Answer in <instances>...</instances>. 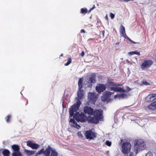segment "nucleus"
<instances>
[{
  "instance_id": "45",
  "label": "nucleus",
  "mask_w": 156,
  "mask_h": 156,
  "mask_svg": "<svg viewBox=\"0 0 156 156\" xmlns=\"http://www.w3.org/2000/svg\"><path fill=\"white\" fill-rule=\"evenodd\" d=\"M130 42L132 43L133 44H138V43H139L138 42H135L133 41L132 40V41H130Z\"/></svg>"
},
{
  "instance_id": "22",
  "label": "nucleus",
  "mask_w": 156,
  "mask_h": 156,
  "mask_svg": "<svg viewBox=\"0 0 156 156\" xmlns=\"http://www.w3.org/2000/svg\"><path fill=\"white\" fill-rule=\"evenodd\" d=\"M83 78H81L79 79L78 84V88L79 89H81L83 87Z\"/></svg>"
},
{
  "instance_id": "8",
  "label": "nucleus",
  "mask_w": 156,
  "mask_h": 156,
  "mask_svg": "<svg viewBox=\"0 0 156 156\" xmlns=\"http://www.w3.org/2000/svg\"><path fill=\"white\" fill-rule=\"evenodd\" d=\"M114 93L112 92L109 91H106L103 94V95L101 97V99L102 101L104 102L106 101L108 98L112 94Z\"/></svg>"
},
{
  "instance_id": "51",
  "label": "nucleus",
  "mask_w": 156,
  "mask_h": 156,
  "mask_svg": "<svg viewBox=\"0 0 156 156\" xmlns=\"http://www.w3.org/2000/svg\"><path fill=\"white\" fill-rule=\"evenodd\" d=\"M63 54H62L60 55V56H63Z\"/></svg>"
},
{
  "instance_id": "47",
  "label": "nucleus",
  "mask_w": 156,
  "mask_h": 156,
  "mask_svg": "<svg viewBox=\"0 0 156 156\" xmlns=\"http://www.w3.org/2000/svg\"><path fill=\"white\" fill-rule=\"evenodd\" d=\"M25 101H26L27 102V103H26V105H27L28 103V100H25Z\"/></svg>"
},
{
  "instance_id": "40",
  "label": "nucleus",
  "mask_w": 156,
  "mask_h": 156,
  "mask_svg": "<svg viewBox=\"0 0 156 156\" xmlns=\"http://www.w3.org/2000/svg\"><path fill=\"white\" fill-rule=\"evenodd\" d=\"M125 37V38L127 39L128 40H129V41H132V40L129 37H128L126 35V36H125V37Z\"/></svg>"
},
{
  "instance_id": "27",
  "label": "nucleus",
  "mask_w": 156,
  "mask_h": 156,
  "mask_svg": "<svg viewBox=\"0 0 156 156\" xmlns=\"http://www.w3.org/2000/svg\"><path fill=\"white\" fill-rule=\"evenodd\" d=\"M129 55H132L133 54H136L137 55H140V53L139 52L137 51H133L129 52L128 53Z\"/></svg>"
},
{
  "instance_id": "18",
  "label": "nucleus",
  "mask_w": 156,
  "mask_h": 156,
  "mask_svg": "<svg viewBox=\"0 0 156 156\" xmlns=\"http://www.w3.org/2000/svg\"><path fill=\"white\" fill-rule=\"evenodd\" d=\"M155 106L154 101L147 106V108L150 110H154L156 109Z\"/></svg>"
},
{
  "instance_id": "49",
  "label": "nucleus",
  "mask_w": 156,
  "mask_h": 156,
  "mask_svg": "<svg viewBox=\"0 0 156 156\" xmlns=\"http://www.w3.org/2000/svg\"><path fill=\"white\" fill-rule=\"evenodd\" d=\"M92 10V9H91H91L89 10L88 11V12H90Z\"/></svg>"
},
{
  "instance_id": "14",
  "label": "nucleus",
  "mask_w": 156,
  "mask_h": 156,
  "mask_svg": "<svg viewBox=\"0 0 156 156\" xmlns=\"http://www.w3.org/2000/svg\"><path fill=\"white\" fill-rule=\"evenodd\" d=\"M88 98L90 101L91 102L94 103L97 99L95 94L94 93H89Z\"/></svg>"
},
{
  "instance_id": "19",
  "label": "nucleus",
  "mask_w": 156,
  "mask_h": 156,
  "mask_svg": "<svg viewBox=\"0 0 156 156\" xmlns=\"http://www.w3.org/2000/svg\"><path fill=\"white\" fill-rule=\"evenodd\" d=\"M120 33L121 34L123 37H125V36H126L125 28L122 25L120 26Z\"/></svg>"
},
{
  "instance_id": "30",
  "label": "nucleus",
  "mask_w": 156,
  "mask_h": 156,
  "mask_svg": "<svg viewBox=\"0 0 156 156\" xmlns=\"http://www.w3.org/2000/svg\"><path fill=\"white\" fill-rule=\"evenodd\" d=\"M88 12V11L86 8H82L81 9L80 12L82 14H85Z\"/></svg>"
},
{
  "instance_id": "28",
  "label": "nucleus",
  "mask_w": 156,
  "mask_h": 156,
  "mask_svg": "<svg viewBox=\"0 0 156 156\" xmlns=\"http://www.w3.org/2000/svg\"><path fill=\"white\" fill-rule=\"evenodd\" d=\"M12 156H22V154L20 151L18 152H13L12 153Z\"/></svg>"
},
{
  "instance_id": "46",
  "label": "nucleus",
  "mask_w": 156,
  "mask_h": 156,
  "mask_svg": "<svg viewBox=\"0 0 156 156\" xmlns=\"http://www.w3.org/2000/svg\"><path fill=\"white\" fill-rule=\"evenodd\" d=\"M129 156H133V153L132 152H131L129 154Z\"/></svg>"
},
{
  "instance_id": "6",
  "label": "nucleus",
  "mask_w": 156,
  "mask_h": 156,
  "mask_svg": "<svg viewBox=\"0 0 156 156\" xmlns=\"http://www.w3.org/2000/svg\"><path fill=\"white\" fill-rule=\"evenodd\" d=\"M103 111L101 109H97L94 110L93 115L96 117L99 120L101 121L103 119V116L102 115Z\"/></svg>"
},
{
  "instance_id": "4",
  "label": "nucleus",
  "mask_w": 156,
  "mask_h": 156,
  "mask_svg": "<svg viewBox=\"0 0 156 156\" xmlns=\"http://www.w3.org/2000/svg\"><path fill=\"white\" fill-rule=\"evenodd\" d=\"M131 147V144L129 142H126L123 143L122 145V152L125 155L127 154L130 151Z\"/></svg>"
},
{
  "instance_id": "48",
  "label": "nucleus",
  "mask_w": 156,
  "mask_h": 156,
  "mask_svg": "<svg viewBox=\"0 0 156 156\" xmlns=\"http://www.w3.org/2000/svg\"><path fill=\"white\" fill-rule=\"evenodd\" d=\"M95 7V5H94L91 8V9H92V10Z\"/></svg>"
},
{
  "instance_id": "2",
  "label": "nucleus",
  "mask_w": 156,
  "mask_h": 156,
  "mask_svg": "<svg viewBox=\"0 0 156 156\" xmlns=\"http://www.w3.org/2000/svg\"><path fill=\"white\" fill-rule=\"evenodd\" d=\"M106 85L110 90H113L115 92L127 93L131 90V88L128 86L126 87V90L122 87H119V86H122V84L114 83L113 82V80L111 79H108Z\"/></svg>"
},
{
  "instance_id": "37",
  "label": "nucleus",
  "mask_w": 156,
  "mask_h": 156,
  "mask_svg": "<svg viewBox=\"0 0 156 156\" xmlns=\"http://www.w3.org/2000/svg\"><path fill=\"white\" fill-rule=\"evenodd\" d=\"M110 16L112 19H113L115 17V15L112 13H110Z\"/></svg>"
},
{
  "instance_id": "34",
  "label": "nucleus",
  "mask_w": 156,
  "mask_h": 156,
  "mask_svg": "<svg viewBox=\"0 0 156 156\" xmlns=\"http://www.w3.org/2000/svg\"><path fill=\"white\" fill-rule=\"evenodd\" d=\"M149 85V83L147 82L146 80H143L142 82V85Z\"/></svg>"
},
{
  "instance_id": "13",
  "label": "nucleus",
  "mask_w": 156,
  "mask_h": 156,
  "mask_svg": "<svg viewBox=\"0 0 156 156\" xmlns=\"http://www.w3.org/2000/svg\"><path fill=\"white\" fill-rule=\"evenodd\" d=\"M87 120L89 122L92 123L96 124L98 123L99 121L95 116L91 117L90 116H89L87 118Z\"/></svg>"
},
{
  "instance_id": "31",
  "label": "nucleus",
  "mask_w": 156,
  "mask_h": 156,
  "mask_svg": "<svg viewBox=\"0 0 156 156\" xmlns=\"http://www.w3.org/2000/svg\"><path fill=\"white\" fill-rule=\"evenodd\" d=\"M11 117V116L10 115H9L6 117L5 119L7 123H9L10 122V119Z\"/></svg>"
},
{
  "instance_id": "43",
  "label": "nucleus",
  "mask_w": 156,
  "mask_h": 156,
  "mask_svg": "<svg viewBox=\"0 0 156 156\" xmlns=\"http://www.w3.org/2000/svg\"><path fill=\"white\" fill-rule=\"evenodd\" d=\"M151 95L153 96V99H154V100L156 99V94H152Z\"/></svg>"
},
{
  "instance_id": "53",
  "label": "nucleus",
  "mask_w": 156,
  "mask_h": 156,
  "mask_svg": "<svg viewBox=\"0 0 156 156\" xmlns=\"http://www.w3.org/2000/svg\"><path fill=\"white\" fill-rule=\"evenodd\" d=\"M105 17H106V18H108L107 16H105Z\"/></svg>"
},
{
  "instance_id": "36",
  "label": "nucleus",
  "mask_w": 156,
  "mask_h": 156,
  "mask_svg": "<svg viewBox=\"0 0 156 156\" xmlns=\"http://www.w3.org/2000/svg\"><path fill=\"white\" fill-rule=\"evenodd\" d=\"M78 135L80 137H83V135L82 134L81 132V131H79L78 133Z\"/></svg>"
},
{
  "instance_id": "15",
  "label": "nucleus",
  "mask_w": 156,
  "mask_h": 156,
  "mask_svg": "<svg viewBox=\"0 0 156 156\" xmlns=\"http://www.w3.org/2000/svg\"><path fill=\"white\" fill-rule=\"evenodd\" d=\"M84 92L83 90L81 89H79L77 92V95L79 99H81L83 98L84 94Z\"/></svg>"
},
{
  "instance_id": "26",
  "label": "nucleus",
  "mask_w": 156,
  "mask_h": 156,
  "mask_svg": "<svg viewBox=\"0 0 156 156\" xmlns=\"http://www.w3.org/2000/svg\"><path fill=\"white\" fill-rule=\"evenodd\" d=\"M69 122L71 123L70 124L72 126H73L74 127L76 126V125L77 124L75 120L72 118L70 119Z\"/></svg>"
},
{
  "instance_id": "23",
  "label": "nucleus",
  "mask_w": 156,
  "mask_h": 156,
  "mask_svg": "<svg viewBox=\"0 0 156 156\" xmlns=\"http://www.w3.org/2000/svg\"><path fill=\"white\" fill-rule=\"evenodd\" d=\"M24 151L26 154L28 156L32 155L35 153V151H30L28 150H25Z\"/></svg>"
},
{
  "instance_id": "21",
  "label": "nucleus",
  "mask_w": 156,
  "mask_h": 156,
  "mask_svg": "<svg viewBox=\"0 0 156 156\" xmlns=\"http://www.w3.org/2000/svg\"><path fill=\"white\" fill-rule=\"evenodd\" d=\"M51 148L50 147L47 148L45 151H44V154L45 156H50L51 151Z\"/></svg>"
},
{
  "instance_id": "29",
  "label": "nucleus",
  "mask_w": 156,
  "mask_h": 156,
  "mask_svg": "<svg viewBox=\"0 0 156 156\" xmlns=\"http://www.w3.org/2000/svg\"><path fill=\"white\" fill-rule=\"evenodd\" d=\"M58 153L55 150H51V153L50 156H58Z\"/></svg>"
},
{
  "instance_id": "16",
  "label": "nucleus",
  "mask_w": 156,
  "mask_h": 156,
  "mask_svg": "<svg viewBox=\"0 0 156 156\" xmlns=\"http://www.w3.org/2000/svg\"><path fill=\"white\" fill-rule=\"evenodd\" d=\"M127 96V94H126L121 93L120 94H118L114 96V98H124Z\"/></svg>"
},
{
  "instance_id": "39",
  "label": "nucleus",
  "mask_w": 156,
  "mask_h": 156,
  "mask_svg": "<svg viewBox=\"0 0 156 156\" xmlns=\"http://www.w3.org/2000/svg\"><path fill=\"white\" fill-rule=\"evenodd\" d=\"M105 32L104 30L102 31L101 32V33L100 34H102V37H105Z\"/></svg>"
},
{
  "instance_id": "7",
  "label": "nucleus",
  "mask_w": 156,
  "mask_h": 156,
  "mask_svg": "<svg viewBox=\"0 0 156 156\" xmlns=\"http://www.w3.org/2000/svg\"><path fill=\"white\" fill-rule=\"evenodd\" d=\"M153 63L152 60H144V62L140 66L141 68L144 69L145 68H148Z\"/></svg>"
},
{
  "instance_id": "32",
  "label": "nucleus",
  "mask_w": 156,
  "mask_h": 156,
  "mask_svg": "<svg viewBox=\"0 0 156 156\" xmlns=\"http://www.w3.org/2000/svg\"><path fill=\"white\" fill-rule=\"evenodd\" d=\"M72 62V58H71L69 57L68 58L67 62L65 64V66H68Z\"/></svg>"
},
{
  "instance_id": "10",
  "label": "nucleus",
  "mask_w": 156,
  "mask_h": 156,
  "mask_svg": "<svg viewBox=\"0 0 156 156\" xmlns=\"http://www.w3.org/2000/svg\"><path fill=\"white\" fill-rule=\"evenodd\" d=\"M106 89L105 85L103 84H100L96 87V90L99 94L103 92Z\"/></svg>"
},
{
  "instance_id": "11",
  "label": "nucleus",
  "mask_w": 156,
  "mask_h": 156,
  "mask_svg": "<svg viewBox=\"0 0 156 156\" xmlns=\"http://www.w3.org/2000/svg\"><path fill=\"white\" fill-rule=\"evenodd\" d=\"M96 76L94 74L90 76L89 78L88 83L89 84L88 87H91L93 85V83L96 82Z\"/></svg>"
},
{
  "instance_id": "54",
  "label": "nucleus",
  "mask_w": 156,
  "mask_h": 156,
  "mask_svg": "<svg viewBox=\"0 0 156 156\" xmlns=\"http://www.w3.org/2000/svg\"><path fill=\"white\" fill-rule=\"evenodd\" d=\"M37 156V155H36V156Z\"/></svg>"
},
{
  "instance_id": "35",
  "label": "nucleus",
  "mask_w": 156,
  "mask_h": 156,
  "mask_svg": "<svg viewBox=\"0 0 156 156\" xmlns=\"http://www.w3.org/2000/svg\"><path fill=\"white\" fill-rule=\"evenodd\" d=\"M105 144H106L109 146V147H110L111 146V145H112V143L111 141H110L108 140H107L106 141V142H105Z\"/></svg>"
},
{
  "instance_id": "17",
  "label": "nucleus",
  "mask_w": 156,
  "mask_h": 156,
  "mask_svg": "<svg viewBox=\"0 0 156 156\" xmlns=\"http://www.w3.org/2000/svg\"><path fill=\"white\" fill-rule=\"evenodd\" d=\"M12 148L13 150V152H18L20 151L19 146L16 144H14L12 146Z\"/></svg>"
},
{
  "instance_id": "44",
  "label": "nucleus",
  "mask_w": 156,
  "mask_h": 156,
  "mask_svg": "<svg viewBox=\"0 0 156 156\" xmlns=\"http://www.w3.org/2000/svg\"><path fill=\"white\" fill-rule=\"evenodd\" d=\"M85 30L84 29H81V30L80 32L81 33H85Z\"/></svg>"
},
{
  "instance_id": "38",
  "label": "nucleus",
  "mask_w": 156,
  "mask_h": 156,
  "mask_svg": "<svg viewBox=\"0 0 156 156\" xmlns=\"http://www.w3.org/2000/svg\"><path fill=\"white\" fill-rule=\"evenodd\" d=\"M145 156H153V155L152 153L149 152L146 154Z\"/></svg>"
},
{
  "instance_id": "12",
  "label": "nucleus",
  "mask_w": 156,
  "mask_h": 156,
  "mask_svg": "<svg viewBox=\"0 0 156 156\" xmlns=\"http://www.w3.org/2000/svg\"><path fill=\"white\" fill-rule=\"evenodd\" d=\"M27 145L33 149H37L40 147V145L38 144L34 143L30 141H28L27 142Z\"/></svg>"
},
{
  "instance_id": "24",
  "label": "nucleus",
  "mask_w": 156,
  "mask_h": 156,
  "mask_svg": "<svg viewBox=\"0 0 156 156\" xmlns=\"http://www.w3.org/2000/svg\"><path fill=\"white\" fill-rule=\"evenodd\" d=\"M2 153L4 156H9L10 152L8 149H4L2 151Z\"/></svg>"
},
{
  "instance_id": "50",
  "label": "nucleus",
  "mask_w": 156,
  "mask_h": 156,
  "mask_svg": "<svg viewBox=\"0 0 156 156\" xmlns=\"http://www.w3.org/2000/svg\"><path fill=\"white\" fill-rule=\"evenodd\" d=\"M119 42L116 43V45H117V44H119Z\"/></svg>"
},
{
  "instance_id": "9",
  "label": "nucleus",
  "mask_w": 156,
  "mask_h": 156,
  "mask_svg": "<svg viewBox=\"0 0 156 156\" xmlns=\"http://www.w3.org/2000/svg\"><path fill=\"white\" fill-rule=\"evenodd\" d=\"M83 111L86 114L88 115H93L94 114V109L90 107L86 106L84 107Z\"/></svg>"
},
{
  "instance_id": "1",
  "label": "nucleus",
  "mask_w": 156,
  "mask_h": 156,
  "mask_svg": "<svg viewBox=\"0 0 156 156\" xmlns=\"http://www.w3.org/2000/svg\"><path fill=\"white\" fill-rule=\"evenodd\" d=\"M81 104L80 102L79 101L77 103L75 104L72 105L69 109V112L70 117L73 116V118L78 122H85L87 120V117L84 113L76 112L79 109Z\"/></svg>"
},
{
  "instance_id": "5",
  "label": "nucleus",
  "mask_w": 156,
  "mask_h": 156,
  "mask_svg": "<svg viewBox=\"0 0 156 156\" xmlns=\"http://www.w3.org/2000/svg\"><path fill=\"white\" fill-rule=\"evenodd\" d=\"M85 136L87 139H94L96 138L97 134L92 130H90L85 132Z\"/></svg>"
},
{
  "instance_id": "33",
  "label": "nucleus",
  "mask_w": 156,
  "mask_h": 156,
  "mask_svg": "<svg viewBox=\"0 0 156 156\" xmlns=\"http://www.w3.org/2000/svg\"><path fill=\"white\" fill-rule=\"evenodd\" d=\"M42 153L44 154V148H42L40 151H39L37 152L36 153V155H40Z\"/></svg>"
},
{
  "instance_id": "42",
  "label": "nucleus",
  "mask_w": 156,
  "mask_h": 156,
  "mask_svg": "<svg viewBox=\"0 0 156 156\" xmlns=\"http://www.w3.org/2000/svg\"><path fill=\"white\" fill-rule=\"evenodd\" d=\"M74 127L78 129L80 127V126L79 125L77 124V123L76 125V126L75 127Z\"/></svg>"
},
{
  "instance_id": "52",
  "label": "nucleus",
  "mask_w": 156,
  "mask_h": 156,
  "mask_svg": "<svg viewBox=\"0 0 156 156\" xmlns=\"http://www.w3.org/2000/svg\"><path fill=\"white\" fill-rule=\"evenodd\" d=\"M105 17H106V18H108L107 16H105Z\"/></svg>"
},
{
  "instance_id": "41",
  "label": "nucleus",
  "mask_w": 156,
  "mask_h": 156,
  "mask_svg": "<svg viewBox=\"0 0 156 156\" xmlns=\"http://www.w3.org/2000/svg\"><path fill=\"white\" fill-rule=\"evenodd\" d=\"M84 52L83 51H82L80 54V55L82 57H83L84 55Z\"/></svg>"
},
{
  "instance_id": "3",
  "label": "nucleus",
  "mask_w": 156,
  "mask_h": 156,
  "mask_svg": "<svg viewBox=\"0 0 156 156\" xmlns=\"http://www.w3.org/2000/svg\"><path fill=\"white\" fill-rule=\"evenodd\" d=\"M146 143L144 140L139 139L136 140L134 147L136 153H137L140 151L146 149Z\"/></svg>"
},
{
  "instance_id": "25",
  "label": "nucleus",
  "mask_w": 156,
  "mask_h": 156,
  "mask_svg": "<svg viewBox=\"0 0 156 156\" xmlns=\"http://www.w3.org/2000/svg\"><path fill=\"white\" fill-rule=\"evenodd\" d=\"M69 122L71 123L70 124L72 126H73L74 127L76 126V125L77 124L75 120L72 118L70 119Z\"/></svg>"
},
{
  "instance_id": "20",
  "label": "nucleus",
  "mask_w": 156,
  "mask_h": 156,
  "mask_svg": "<svg viewBox=\"0 0 156 156\" xmlns=\"http://www.w3.org/2000/svg\"><path fill=\"white\" fill-rule=\"evenodd\" d=\"M154 100L151 95H149L145 98V101L146 102L152 101Z\"/></svg>"
}]
</instances>
